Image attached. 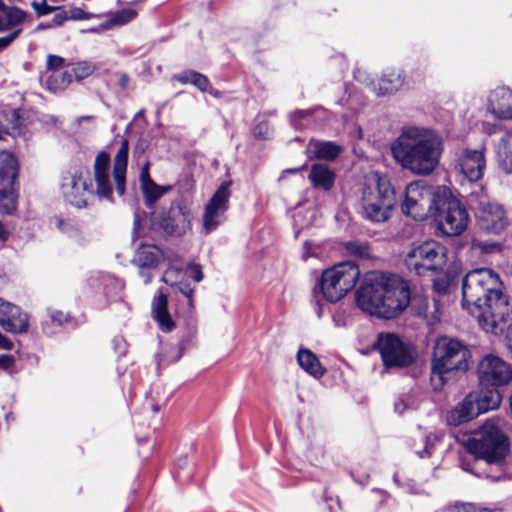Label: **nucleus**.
Returning <instances> with one entry per match:
<instances>
[{"label": "nucleus", "mask_w": 512, "mask_h": 512, "mask_svg": "<svg viewBox=\"0 0 512 512\" xmlns=\"http://www.w3.org/2000/svg\"><path fill=\"white\" fill-rule=\"evenodd\" d=\"M25 13L16 8L6 6L2 0H0V32L7 31L18 26L23 22Z\"/></svg>", "instance_id": "nucleus-30"}, {"label": "nucleus", "mask_w": 512, "mask_h": 512, "mask_svg": "<svg viewBox=\"0 0 512 512\" xmlns=\"http://www.w3.org/2000/svg\"><path fill=\"white\" fill-rule=\"evenodd\" d=\"M297 362L305 372L314 378H320L326 372L317 356L309 349H300L298 351Z\"/></svg>", "instance_id": "nucleus-28"}, {"label": "nucleus", "mask_w": 512, "mask_h": 512, "mask_svg": "<svg viewBox=\"0 0 512 512\" xmlns=\"http://www.w3.org/2000/svg\"><path fill=\"white\" fill-rule=\"evenodd\" d=\"M421 398V394L418 390L412 389L408 392L402 393L394 404L395 411L402 414L407 410H414L418 407Z\"/></svg>", "instance_id": "nucleus-35"}, {"label": "nucleus", "mask_w": 512, "mask_h": 512, "mask_svg": "<svg viewBox=\"0 0 512 512\" xmlns=\"http://www.w3.org/2000/svg\"><path fill=\"white\" fill-rule=\"evenodd\" d=\"M395 205V191L386 174L371 172L366 177L362 192L364 215L372 222H384L391 216Z\"/></svg>", "instance_id": "nucleus-5"}, {"label": "nucleus", "mask_w": 512, "mask_h": 512, "mask_svg": "<svg viewBox=\"0 0 512 512\" xmlns=\"http://www.w3.org/2000/svg\"><path fill=\"white\" fill-rule=\"evenodd\" d=\"M32 7L38 14V16L47 15L58 10L57 6L49 5L45 0H42L40 2H33Z\"/></svg>", "instance_id": "nucleus-45"}, {"label": "nucleus", "mask_w": 512, "mask_h": 512, "mask_svg": "<svg viewBox=\"0 0 512 512\" xmlns=\"http://www.w3.org/2000/svg\"><path fill=\"white\" fill-rule=\"evenodd\" d=\"M14 357L12 355H0V369H8L14 364Z\"/></svg>", "instance_id": "nucleus-56"}, {"label": "nucleus", "mask_w": 512, "mask_h": 512, "mask_svg": "<svg viewBox=\"0 0 512 512\" xmlns=\"http://www.w3.org/2000/svg\"><path fill=\"white\" fill-rule=\"evenodd\" d=\"M503 289L500 276L489 268L471 270L462 280V307L487 333L502 332L512 317V306Z\"/></svg>", "instance_id": "nucleus-1"}, {"label": "nucleus", "mask_w": 512, "mask_h": 512, "mask_svg": "<svg viewBox=\"0 0 512 512\" xmlns=\"http://www.w3.org/2000/svg\"><path fill=\"white\" fill-rule=\"evenodd\" d=\"M315 311H316L318 317L322 316L323 309H322V305L320 304L319 300H316V302H315Z\"/></svg>", "instance_id": "nucleus-64"}, {"label": "nucleus", "mask_w": 512, "mask_h": 512, "mask_svg": "<svg viewBox=\"0 0 512 512\" xmlns=\"http://www.w3.org/2000/svg\"><path fill=\"white\" fill-rule=\"evenodd\" d=\"M309 180L313 187L328 191L334 185L335 174L326 164H314L311 167Z\"/></svg>", "instance_id": "nucleus-26"}, {"label": "nucleus", "mask_w": 512, "mask_h": 512, "mask_svg": "<svg viewBox=\"0 0 512 512\" xmlns=\"http://www.w3.org/2000/svg\"><path fill=\"white\" fill-rule=\"evenodd\" d=\"M309 150L318 159L334 160L340 153V147L332 142L311 141Z\"/></svg>", "instance_id": "nucleus-32"}, {"label": "nucleus", "mask_w": 512, "mask_h": 512, "mask_svg": "<svg viewBox=\"0 0 512 512\" xmlns=\"http://www.w3.org/2000/svg\"><path fill=\"white\" fill-rule=\"evenodd\" d=\"M433 441L437 442L438 441V437L435 435L433 437L431 436H428L426 438V446L424 448L423 451H419L417 452L418 455L421 457V458H424V457H429L432 455V448H433Z\"/></svg>", "instance_id": "nucleus-50"}, {"label": "nucleus", "mask_w": 512, "mask_h": 512, "mask_svg": "<svg viewBox=\"0 0 512 512\" xmlns=\"http://www.w3.org/2000/svg\"><path fill=\"white\" fill-rule=\"evenodd\" d=\"M478 415L480 414L476 405L475 393H469L447 413L446 420L449 425L458 426L471 421Z\"/></svg>", "instance_id": "nucleus-19"}, {"label": "nucleus", "mask_w": 512, "mask_h": 512, "mask_svg": "<svg viewBox=\"0 0 512 512\" xmlns=\"http://www.w3.org/2000/svg\"><path fill=\"white\" fill-rule=\"evenodd\" d=\"M476 220L478 227L482 231L494 235L501 234L509 224L504 207L497 202L488 200L478 203Z\"/></svg>", "instance_id": "nucleus-14"}, {"label": "nucleus", "mask_w": 512, "mask_h": 512, "mask_svg": "<svg viewBox=\"0 0 512 512\" xmlns=\"http://www.w3.org/2000/svg\"><path fill=\"white\" fill-rule=\"evenodd\" d=\"M65 59L63 57L57 55H48L46 67L48 71L51 73L53 71H61L60 69L64 67Z\"/></svg>", "instance_id": "nucleus-44"}, {"label": "nucleus", "mask_w": 512, "mask_h": 512, "mask_svg": "<svg viewBox=\"0 0 512 512\" xmlns=\"http://www.w3.org/2000/svg\"><path fill=\"white\" fill-rule=\"evenodd\" d=\"M51 223L61 232L71 236L75 231V226L71 220L64 219L60 216H54Z\"/></svg>", "instance_id": "nucleus-43"}, {"label": "nucleus", "mask_w": 512, "mask_h": 512, "mask_svg": "<svg viewBox=\"0 0 512 512\" xmlns=\"http://www.w3.org/2000/svg\"><path fill=\"white\" fill-rule=\"evenodd\" d=\"M229 184L222 183L205 205L203 228L206 234L214 231L224 220L229 208Z\"/></svg>", "instance_id": "nucleus-15"}, {"label": "nucleus", "mask_w": 512, "mask_h": 512, "mask_svg": "<svg viewBox=\"0 0 512 512\" xmlns=\"http://www.w3.org/2000/svg\"><path fill=\"white\" fill-rule=\"evenodd\" d=\"M67 21V10L58 11L50 22L46 23V27L62 26Z\"/></svg>", "instance_id": "nucleus-47"}, {"label": "nucleus", "mask_w": 512, "mask_h": 512, "mask_svg": "<svg viewBox=\"0 0 512 512\" xmlns=\"http://www.w3.org/2000/svg\"><path fill=\"white\" fill-rule=\"evenodd\" d=\"M458 512H491L488 508L478 507L474 504H464L458 508Z\"/></svg>", "instance_id": "nucleus-54"}, {"label": "nucleus", "mask_w": 512, "mask_h": 512, "mask_svg": "<svg viewBox=\"0 0 512 512\" xmlns=\"http://www.w3.org/2000/svg\"><path fill=\"white\" fill-rule=\"evenodd\" d=\"M496 154L501 169L507 174H512V131L501 137Z\"/></svg>", "instance_id": "nucleus-29"}, {"label": "nucleus", "mask_w": 512, "mask_h": 512, "mask_svg": "<svg viewBox=\"0 0 512 512\" xmlns=\"http://www.w3.org/2000/svg\"><path fill=\"white\" fill-rule=\"evenodd\" d=\"M478 378L483 386H502L512 380V367L500 357L489 354L478 364Z\"/></svg>", "instance_id": "nucleus-13"}, {"label": "nucleus", "mask_w": 512, "mask_h": 512, "mask_svg": "<svg viewBox=\"0 0 512 512\" xmlns=\"http://www.w3.org/2000/svg\"><path fill=\"white\" fill-rule=\"evenodd\" d=\"M180 259V256L172 251V250H166L163 251V255L161 256V260H166L171 265H175Z\"/></svg>", "instance_id": "nucleus-52"}, {"label": "nucleus", "mask_w": 512, "mask_h": 512, "mask_svg": "<svg viewBox=\"0 0 512 512\" xmlns=\"http://www.w3.org/2000/svg\"><path fill=\"white\" fill-rule=\"evenodd\" d=\"M441 202L435 217L438 229L447 236H456L464 232L469 223V214L461 202L447 188L441 190Z\"/></svg>", "instance_id": "nucleus-11"}, {"label": "nucleus", "mask_w": 512, "mask_h": 512, "mask_svg": "<svg viewBox=\"0 0 512 512\" xmlns=\"http://www.w3.org/2000/svg\"><path fill=\"white\" fill-rule=\"evenodd\" d=\"M403 84V72L400 69H391L386 71L376 84H373L372 90L377 95H388L398 91Z\"/></svg>", "instance_id": "nucleus-22"}, {"label": "nucleus", "mask_w": 512, "mask_h": 512, "mask_svg": "<svg viewBox=\"0 0 512 512\" xmlns=\"http://www.w3.org/2000/svg\"><path fill=\"white\" fill-rule=\"evenodd\" d=\"M487 110L497 119H512V90L497 87L487 97Z\"/></svg>", "instance_id": "nucleus-18"}, {"label": "nucleus", "mask_w": 512, "mask_h": 512, "mask_svg": "<svg viewBox=\"0 0 512 512\" xmlns=\"http://www.w3.org/2000/svg\"><path fill=\"white\" fill-rule=\"evenodd\" d=\"M443 142L439 134L427 127H403L391 144V153L402 168L417 175L431 174L439 164Z\"/></svg>", "instance_id": "nucleus-2"}, {"label": "nucleus", "mask_w": 512, "mask_h": 512, "mask_svg": "<svg viewBox=\"0 0 512 512\" xmlns=\"http://www.w3.org/2000/svg\"><path fill=\"white\" fill-rule=\"evenodd\" d=\"M163 250L155 245H142L138 248L133 258V262L139 268H152L159 264Z\"/></svg>", "instance_id": "nucleus-24"}, {"label": "nucleus", "mask_w": 512, "mask_h": 512, "mask_svg": "<svg viewBox=\"0 0 512 512\" xmlns=\"http://www.w3.org/2000/svg\"><path fill=\"white\" fill-rule=\"evenodd\" d=\"M110 156L100 152L94 160L95 193L101 199L112 201V185L109 175ZM61 193L64 199L77 208L86 207L88 199L94 190L90 181L89 170L85 167H75L62 176Z\"/></svg>", "instance_id": "nucleus-4"}, {"label": "nucleus", "mask_w": 512, "mask_h": 512, "mask_svg": "<svg viewBox=\"0 0 512 512\" xmlns=\"http://www.w3.org/2000/svg\"><path fill=\"white\" fill-rule=\"evenodd\" d=\"M439 302L440 300L438 298L433 299L435 312L432 314L431 319H428L431 323H437L440 320Z\"/></svg>", "instance_id": "nucleus-58"}, {"label": "nucleus", "mask_w": 512, "mask_h": 512, "mask_svg": "<svg viewBox=\"0 0 512 512\" xmlns=\"http://www.w3.org/2000/svg\"><path fill=\"white\" fill-rule=\"evenodd\" d=\"M446 251V248L437 241H424L409 248L404 262L408 270L422 276L444 268L447 261Z\"/></svg>", "instance_id": "nucleus-10"}, {"label": "nucleus", "mask_w": 512, "mask_h": 512, "mask_svg": "<svg viewBox=\"0 0 512 512\" xmlns=\"http://www.w3.org/2000/svg\"><path fill=\"white\" fill-rule=\"evenodd\" d=\"M140 183L142 192L149 204L156 202L160 197L171 190V186H160L151 179L148 162L141 169Z\"/></svg>", "instance_id": "nucleus-23"}, {"label": "nucleus", "mask_w": 512, "mask_h": 512, "mask_svg": "<svg viewBox=\"0 0 512 512\" xmlns=\"http://www.w3.org/2000/svg\"><path fill=\"white\" fill-rule=\"evenodd\" d=\"M376 346L386 367H406L414 360L411 347L395 334H380Z\"/></svg>", "instance_id": "nucleus-12"}, {"label": "nucleus", "mask_w": 512, "mask_h": 512, "mask_svg": "<svg viewBox=\"0 0 512 512\" xmlns=\"http://www.w3.org/2000/svg\"><path fill=\"white\" fill-rule=\"evenodd\" d=\"M472 248L479 250L482 253H494L500 250V244L494 241H482L474 239L472 241Z\"/></svg>", "instance_id": "nucleus-42"}, {"label": "nucleus", "mask_w": 512, "mask_h": 512, "mask_svg": "<svg viewBox=\"0 0 512 512\" xmlns=\"http://www.w3.org/2000/svg\"><path fill=\"white\" fill-rule=\"evenodd\" d=\"M486 146L481 144L478 148L463 149L456 160V168L470 182L482 179L486 169Z\"/></svg>", "instance_id": "nucleus-16"}, {"label": "nucleus", "mask_w": 512, "mask_h": 512, "mask_svg": "<svg viewBox=\"0 0 512 512\" xmlns=\"http://www.w3.org/2000/svg\"><path fill=\"white\" fill-rule=\"evenodd\" d=\"M22 29H16L12 33L0 37V50L8 47L21 33Z\"/></svg>", "instance_id": "nucleus-49"}, {"label": "nucleus", "mask_w": 512, "mask_h": 512, "mask_svg": "<svg viewBox=\"0 0 512 512\" xmlns=\"http://www.w3.org/2000/svg\"><path fill=\"white\" fill-rule=\"evenodd\" d=\"M191 75H197V72L195 71H186L180 75H177L175 78L178 82H181L183 84L190 83L193 84V79Z\"/></svg>", "instance_id": "nucleus-55"}, {"label": "nucleus", "mask_w": 512, "mask_h": 512, "mask_svg": "<svg viewBox=\"0 0 512 512\" xmlns=\"http://www.w3.org/2000/svg\"><path fill=\"white\" fill-rule=\"evenodd\" d=\"M475 398L479 414L498 408L502 400V396L496 388L475 393Z\"/></svg>", "instance_id": "nucleus-31"}, {"label": "nucleus", "mask_w": 512, "mask_h": 512, "mask_svg": "<svg viewBox=\"0 0 512 512\" xmlns=\"http://www.w3.org/2000/svg\"><path fill=\"white\" fill-rule=\"evenodd\" d=\"M356 302L362 311L372 316L392 319L407 308L409 286L398 275L371 273L357 290Z\"/></svg>", "instance_id": "nucleus-3"}, {"label": "nucleus", "mask_w": 512, "mask_h": 512, "mask_svg": "<svg viewBox=\"0 0 512 512\" xmlns=\"http://www.w3.org/2000/svg\"><path fill=\"white\" fill-rule=\"evenodd\" d=\"M0 326L10 333H24L29 326L28 316L18 306L0 298Z\"/></svg>", "instance_id": "nucleus-17"}, {"label": "nucleus", "mask_w": 512, "mask_h": 512, "mask_svg": "<svg viewBox=\"0 0 512 512\" xmlns=\"http://www.w3.org/2000/svg\"><path fill=\"white\" fill-rule=\"evenodd\" d=\"M85 19V12L80 8H73L67 10V20H82Z\"/></svg>", "instance_id": "nucleus-53"}, {"label": "nucleus", "mask_w": 512, "mask_h": 512, "mask_svg": "<svg viewBox=\"0 0 512 512\" xmlns=\"http://www.w3.org/2000/svg\"><path fill=\"white\" fill-rule=\"evenodd\" d=\"M128 151L129 142L127 139H123L113 161V178L116 185V192L120 196L125 193Z\"/></svg>", "instance_id": "nucleus-20"}, {"label": "nucleus", "mask_w": 512, "mask_h": 512, "mask_svg": "<svg viewBox=\"0 0 512 512\" xmlns=\"http://www.w3.org/2000/svg\"><path fill=\"white\" fill-rule=\"evenodd\" d=\"M183 270L182 267L171 265L163 273L162 281L170 286L178 285V280L182 278Z\"/></svg>", "instance_id": "nucleus-40"}, {"label": "nucleus", "mask_w": 512, "mask_h": 512, "mask_svg": "<svg viewBox=\"0 0 512 512\" xmlns=\"http://www.w3.org/2000/svg\"><path fill=\"white\" fill-rule=\"evenodd\" d=\"M270 134V126L266 121L258 123L254 128V135L259 139H266L270 136Z\"/></svg>", "instance_id": "nucleus-46"}, {"label": "nucleus", "mask_w": 512, "mask_h": 512, "mask_svg": "<svg viewBox=\"0 0 512 512\" xmlns=\"http://www.w3.org/2000/svg\"><path fill=\"white\" fill-rule=\"evenodd\" d=\"M192 277L195 281L200 282L203 279V273L199 265H191L190 267Z\"/></svg>", "instance_id": "nucleus-59"}, {"label": "nucleus", "mask_w": 512, "mask_h": 512, "mask_svg": "<svg viewBox=\"0 0 512 512\" xmlns=\"http://www.w3.org/2000/svg\"><path fill=\"white\" fill-rule=\"evenodd\" d=\"M0 349L12 350L13 343L0 332Z\"/></svg>", "instance_id": "nucleus-60"}, {"label": "nucleus", "mask_w": 512, "mask_h": 512, "mask_svg": "<svg viewBox=\"0 0 512 512\" xmlns=\"http://www.w3.org/2000/svg\"><path fill=\"white\" fill-rule=\"evenodd\" d=\"M50 317L53 322H57L59 324H63L68 320L67 316L63 312L56 310L50 312Z\"/></svg>", "instance_id": "nucleus-57"}, {"label": "nucleus", "mask_w": 512, "mask_h": 512, "mask_svg": "<svg viewBox=\"0 0 512 512\" xmlns=\"http://www.w3.org/2000/svg\"><path fill=\"white\" fill-rule=\"evenodd\" d=\"M359 276L358 266L351 261L324 270L319 283L323 298L331 303L339 301L355 287Z\"/></svg>", "instance_id": "nucleus-8"}, {"label": "nucleus", "mask_w": 512, "mask_h": 512, "mask_svg": "<svg viewBox=\"0 0 512 512\" xmlns=\"http://www.w3.org/2000/svg\"><path fill=\"white\" fill-rule=\"evenodd\" d=\"M140 275H141V277L143 278V280H144V283H145V284L150 283V281H151V279H152V276H151V274H150V273H147V272L141 271V272H140Z\"/></svg>", "instance_id": "nucleus-63"}, {"label": "nucleus", "mask_w": 512, "mask_h": 512, "mask_svg": "<svg viewBox=\"0 0 512 512\" xmlns=\"http://www.w3.org/2000/svg\"><path fill=\"white\" fill-rule=\"evenodd\" d=\"M192 220L191 213L184 207H179L173 214V219L163 222V228L170 234L181 235L190 228Z\"/></svg>", "instance_id": "nucleus-27"}, {"label": "nucleus", "mask_w": 512, "mask_h": 512, "mask_svg": "<svg viewBox=\"0 0 512 512\" xmlns=\"http://www.w3.org/2000/svg\"><path fill=\"white\" fill-rule=\"evenodd\" d=\"M9 237V232L5 228V226L0 222V241H6Z\"/></svg>", "instance_id": "nucleus-61"}, {"label": "nucleus", "mask_w": 512, "mask_h": 512, "mask_svg": "<svg viewBox=\"0 0 512 512\" xmlns=\"http://www.w3.org/2000/svg\"><path fill=\"white\" fill-rule=\"evenodd\" d=\"M445 186L434 187L424 180L410 183L406 187L405 199L402 203V212L415 220L422 221L437 213L441 202V190Z\"/></svg>", "instance_id": "nucleus-7"}, {"label": "nucleus", "mask_w": 512, "mask_h": 512, "mask_svg": "<svg viewBox=\"0 0 512 512\" xmlns=\"http://www.w3.org/2000/svg\"><path fill=\"white\" fill-rule=\"evenodd\" d=\"M137 16V11L132 8H124L116 12L112 18V23L116 25H124L132 21Z\"/></svg>", "instance_id": "nucleus-41"}, {"label": "nucleus", "mask_w": 512, "mask_h": 512, "mask_svg": "<svg viewBox=\"0 0 512 512\" xmlns=\"http://www.w3.org/2000/svg\"><path fill=\"white\" fill-rule=\"evenodd\" d=\"M343 248L346 254L360 259H368L372 255L370 245L366 241H348L343 244Z\"/></svg>", "instance_id": "nucleus-36"}, {"label": "nucleus", "mask_w": 512, "mask_h": 512, "mask_svg": "<svg viewBox=\"0 0 512 512\" xmlns=\"http://www.w3.org/2000/svg\"><path fill=\"white\" fill-rule=\"evenodd\" d=\"M18 175V161L9 151L0 152V185L15 184Z\"/></svg>", "instance_id": "nucleus-25"}, {"label": "nucleus", "mask_w": 512, "mask_h": 512, "mask_svg": "<svg viewBox=\"0 0 512 512\" xmlns=\"http://www.w3.org/2000/svg\"><path fill=\"white\" fill-rule=\"evenodd\" d=\"M194 77L193 85L196 86L201 91H208L209 88V80L206 76L197 72V75H191Z\"/></svg>", "instance_id": "nucleus-48"}, {"label": "nucleus", "mask_w": 512, "mask_h": 512, "mask_svg": "<svg viewBox=\"0 0 512 512\" xmlns=\"http://www.w3.org/2000/svg\"><path fill=\"white\" fill-rule=\"evenodd\" d=\"M469 357V350L458 340L446 336L438 338L431 366V383L435 390L443 387L450 372L467 370Z\"/></svg>", "instance_id": "nucleus-6"}, {"label": "nucleus", "mask_w": 512, "mask_h": 512, "mask_svg": "<svg viewBox=\"0 0 512 512\" xmlns=\"http://www.w3.org/2000/svg\"><path fill=\"white\" fill-rule=\"evenodd\" d=\"M152 315L162 331L170 332L174 329L175 323L168 311V299L162 292H158V294L153 298Z\"/></svg>", "instance_id": "nucleus-21"}, {"label": "nucleus", "mask_w": 512, "mask_h": 512, "mask_svg": "<svg viewBox=\"0 0 512 512\" xmlns=\"http://www.w3.org/2000/svg\"><path fill=\"white\" fill-rule=\"evenodd\" d=\"M467 450L475 456V462L483 460L489 464L501 463L508 450L506 437L493 423H485L478 438L469 439Z\"/></svg>", "instance_id": "nucleus-9"}, {"label": "nucleus", "mask_w": 512, "mask_h": 512, "mask_svg": "<svg viewBox=\"0 0 512 512\" xmlns=\"http://www.w3.org/2000/svg\"><path fill=\"white\" fill-rule=\"evenodd\" d=\"M314 253L311 252V246L308 243L304 244V252L302 258L306 260L308 257L313 256Z\"/></svg>", "instance_id": "nucleus-62"}, {"label": "nucleus", "mask_w": 512, "mask_h": 512, "mask_svg": "<svg viewBox=\"0 0 512 512\" xmlns=\"http://www.w3.org/2000/svg\"><path fill=\"white\" fill-rule=\"evenodd\" d=\"M69 71L72 73V79L80 81L89 77L95 71V66L91 62L82 61L69 68Z\"/></svg>", "instance_id": "nucleus-38"}, {"label": "nucleus", "mask_w": 512, "mask_h": 512, "mask_svg": "<svg viewBox=\"0 0 512 512\" xmlns=\"http://www.w3.org/2000/svg\"><path fill=\"white\" fill-rule=\"evenodd\" d=\"M433 288L439 296H446L452 291L453 278L447 273L438 275L433 280Z\"/></svg>", "instance_id": "nucleus-37"}, {"label": "nucleus", "mask_w": 512, "mask_h": 512, "mask_svg": "<svg viewBox=\"0 0 512 512\" xmlns=\"http://www.w3.org/2000/svg\"><path fill=\"white\" fill-rule=\"evenodd\" d=\"M19 130V116L15 110L10 112V123L5 125L0 120V140L4 139L3 134L16 136Z\"/></svg>", "instance_id": "nucleus-39"}, {"label": "nucleus", "mask_w": 512, "mask_h": 512, "mask_svg": "<svg viewBox=\"0 0 512 512\" xmlns=\"http://www.w3.org/2000/svg\"><path fill=\"white\" fill-rule=\"evenodd\" d=\"M180 292L187 298L188 305L192 308L193 307V293L194 289L191 288L189 285L184 284L179 286Z\"/></svg>", "instance_id": "nucleus-51"}, {"label": "nucleus", "mask_w": 512, "mask_h": 512, "mask_svg": "<svg viewBox=\"0 0 512 512\" xmlns=\"http://www.w3.org/2000/svg\"><path fill=\"white\" fill-rule=\"evenodd\" d=\"M72 81V73L67 68L64 71L51 72L45 80V86L52 92H58L66 89Z\"/></svg>", "instance_id": "nucleus-33"}, {"label": "nucleus", "mask_w": 512, "mask_h": 512, "mask_svg": "<svg viewBox=\"0 0 512 512\" xmlns=\"http://www.w3.org/2000/svg\"><path fill=\"white\" fill-rule=\"evenodd\" d=\"M13 185H0V213L12 214L17 208V194Z\"/></svg>", "instance_id": "nucleus-34"}]
</instances>
